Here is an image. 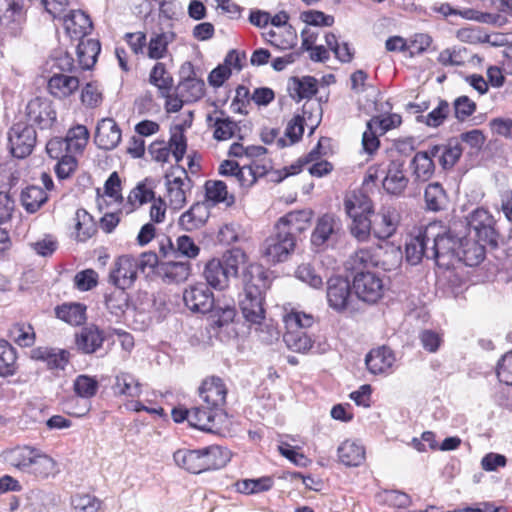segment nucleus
<instances>
[{"instance_id":"f257e3e1","label":"nucleus","mask_w":512,"mask_h":512,"mask_svg":"<svg viewBox=\"0 0 512 512\" xmlns=\"http://www.w3.org/2000/svg\"><path fill=\"white\" fill-rule=\"evenodd\" d=\"M177 466L194 474L224 467L230 460L229 451L212 445L202 449H179L173 454Z\"/></svg>"},{"instance_id":"f03ea898","label":"nucleus","mask_w":512,"mask_h":512,"mask_svg":"<svg viewBox=\"0 0 512 512\" xmlns=\"http://www.w3.org/2000/svg\"><path fill=\"white\" fill-rule=\"evenodd\" d=\"M245 261L246 254L238 248L231 249L222 258L209 260L203 270L206 285L216 290L226 289L229 286L230 279L237 277L239 267Z\"/></svg>"},{"instance_id":"7ed1b4c3","label":"nucleus","mask_w":512,"mask_h":512,"mask_svg":"<svg viewBox=\"0 0 512 512\" xmlns=\"http://www.w3.org/2000/svg\"><path fill=\"white\" fill-rule=\"evenodd\" d=\"M268 288L267 277L261 267L252 271V277L245 284L239 306L245 320L254 325H261L265 319L263 307L264 291Z\"/></svg>"},{"instance_id":"20e7f679","label":"nucleus","mask_w":512,"mask_h":512,"mask_svg":"<svg viewBox=\"0 0 512 512\" xmlns=\"http://www.w3.org/2000/svg\"><path fill=\"white\" fill-rule=\"evenodd\" d=\"M286 332L283 340L287 348L296 353H307L314 349V342L304 330L314 323V317L300 311L292 310L284 316Z\"/></svg>"},{"instance_id":"39448f33","label":"nucleus","mask_w":512,"mask_h":512,"mask_svg":"<svg viewBox=\"0 0 512 512\" xmlns=\"http://www.w3.org/2000/svg\"><path fill=\"white\" fill-rule=\"evenodd\" d=\"M462 237L454 234L451 230L442 234L433 230L429 257L435 260L439 266L449 267L453 265L458 256Z\"/></svg>"},{"instance_id":"423d86ee","label":"nucleus","mask_w":512,"mask_h":512,"mask_svg":"<svg viewBox=\"0 0 512 512\" xmlns=\"http://www.w3.org/2000/svg\"><path fill=\"white\" fill-rule=\"evenodd\" d=\"M326 297L329 307L338 313L355 311L351 284L345 277L333 276L328 279Z\"/></svg>"},{"instance_id":"0eeeda50","label":"nucleus","mask_w":512,"mask_h":512,"mask_svg":"<svg viewBox=\"0 0 512 512\" xmlns=\"http://www.w3.org/2000/svg\"><path fill=\"white\" fill-rule=\"evenodd\" d=\"M295 248V238L289 236V232L275 229V233L269 236L262 246V257L268 263L284 262Z\"/></svg>"},{"instance_id":"6e6552de","label":"nucleus","mask_w":512,"mask_h":512,"mask_svg":"<svg viewBox=\"0 0 512 512\" xmlns=\"http://www.w3.org/2000/svg\"><path fill=\"white\" fill-rule=\"evenodd\" d=\"M383 281L374 272H357L353 279V289L358 299L366 303H376L383 295Z\"/></svg>"},{"instance_id":"1a4fd4ad","label":"nucleus","mask_w":512,"mask_h":512,"mask_svg":"<svg viewBox=\"0 0 512 512\" xmlns=\"http://www.w3.org/2000/svg\"><path fill=\"white\" fill-rule=\"evenodd\" d=\"M11 154L16 158L30 155L36 143V131L32 125L14 124L8 134Z\"/></svg>"},{"instance_id":"9d476101","label":"nucleus","mask_w":512,"mask_h":512,"mask_svg":"<svg viewBox=\"0 0 512 512\" xmlns=\"http://www.w3.org/2000/svg\"><path fill=\"white\" fill-rule=\"evenodd\" d=\"M224 416L223 409H216L207 404L195 406L190 409V425L204 432L217 433Z\"/></svg>"},{"instance_id":"9b49d317","label":"nucleus","mask_w":512,"mask_h":512,"mask_svg":"<svg viewBox=\"0 0 512 512\" xmlns=\"http://www.w3.org/2000/svg\"><path fill=\"white\" fill-rule=\"evenodd\" d=\"M138 268L136 257L132 255H122L114 263L110 271V282L117 288H130L137 279Z\"/></svg>"},{"instance_id":"f8f14e48","label":"nucleus","mask_w":512,"mask_h":512,"mask_svg":"<svg viewBox=\"0 0 512 512\" xmlns=\"http://www.w3.org/2000/svg\"><path fill=\"white\" fill-rule=\"evenodd\" d=\"M183 300L192 312L208 313L215 304L213 293L205 283H198L185 289Z\"/></svg>"},{"instance_id":"ddd939ff","label":"nucleus","mask_w":512,"mask_h":512,"mask_svg":"<svg viewBox=\"0 0 512 512\" xmlns=\"http://www.w3.org/2000/svg\"><path fill=\"white\" fill-rule=\"evenodd\" d=\"M373 234L376 238L385 240L393 236L397 230L400 215L392 206H382L371 216Z\"/></svg>"},{"instance_id":"4468645a","label":"nucleus","mask_w":512,"mask_h":512,"mask_svg":"<svg viewBox=\"0 0 512 512\" xmlns=\"http://www.w3.org/2000/svg\"><path fill=\"white\" fill-rule=\"evenodd\" d=\"M340 230V220L332 214H324L317 220L311 235V244L315 247H323L331 242H336Z\"/></svg>"},{"instance_id":"2eb2a0df","label":"nucleus","mask_w":512,"mask_h":512,"mask_svg":"<svg viewBox=\"0 0 512 512\" xmlns=\"http://www.w3.org/2000/svg\"><path fill=\"white\" fill-rule=\"evenodd\" d=\"M435 224H430L424 230H420L416 236L406 244V258L412 265L418 264L423 257H429L431 240L433 239V230H436Z\"/></svg>"},{"instance_id":"dca6fc26","label":"nucleus","mask_w":512,"mask_h":512,"mask_svg":"<svg viewBox=\"0 0 512 512\" xmlns=\"http://www.w3.org/2000/svg\"><path fill=\"white\" fill-rule=\"evenodd\" d=\"M28 120L40 129L50 128L56 121V111L52 102L45 98L36 97L30 100L26 107Z\"/></svg>"},{"instance_id":"f3484780","label":"nucleus","mask_w":512,"mask_h":512,"mask_svg":"<svg viewBox=\"0 0 512 512\" xmlns=\"http://www.w3.org/2000/svg\"><path fill=\"white\" fill-rule=\"evenodd\" d=\"M382 250L383 248L380 245L358 249L347 261V268L356 274L357 272L370 271V268L380 266Z\"/></svg>"},{"instance_id":"a211bd4d","label":"nucleus","mask_w":512,"mask_h":512,"mask_svg":"<svg viewBox=\"0 0 512 512\" xmlns=\"http://www.w3.org/2000/svg\"><path fill=\"white\" fill-rule=\"evenodd\" d=\"M395 362L393 350L386 346L372 349L365 358L367 369L374 375L392 373Z\"/></svg>"},{"instance_id":"6ab92c4d","label":"nucleus","mask_w":512,"mask_h":512,"mask_svg":"<svg viewBox=\"0 0 512 512\" xmlns=\"http://www.w3.org/2000/svg\"><path fill=\"white\" fill-rule=\"evenodd\" d=\"M227 388L219 377L205 379L199 387V396L202 401L216 409H222L226 402Z\"/></svg>"},{"instance_id":"aec40b11","label":"nucleus","mask_w":512,"mask_h":512,"mask_svg":"<svg viewBox=\"0 0 512 512\" xmlns=\"http://www.w3.org/2000/svg\"><path fill=\"white\" fill-rule=\"evenodd\" d=\"M182 176L170 179V175L166 174V188L169 205L171 208L178 210L186 204V192L191 189V179L188 177L185 169H182Z\"/></svg>"},{"instance_id":"412c9836","label":"nucleus","mask_w":512,"mask_h":512,"mask_svg":"<svg viewBox=\"0 0 512 512\" xmlns=\"http://www.w3.org/2000/svg\"><path fill=\"white\" fill-rule=\"evenodd\" d=\"M121 130L114 119L103 118L96 127L94 141L103 150H112L121 141Z\"/></svg>"},{"instance_id":"4be33fe9","label":"nucleus","mask_w":512,"mask_h":512,"mask_svg":"<svg viewBox=\"0 0 512 512\" xmlns=\"http://www.w3.org/2000/svg\"><path fill=\"white\" fill-rule=\"evenodd\" d=\"M25 21V12L20 0H0V24L16 35Z\"/></svg>"},{"instance_id":"5701e85b","label":"nucleus","mask_w":512,"mask_h":512,"mask_svg":"<svg viewBox=\"0 0 512 512\" xmlns=\"http://www.w3.org/2000/svg\"><path fill=\"white\" fill-rule=\"evenodd\" d=\"M157 275L165 284H179L185 282L191 274L189 261L168 260L158 265Z\"/></svg>"},{"instance_id":"b1692460","label":"nucleus","mask_w":512,"mask_h":512,"mask_svg":"<svg viewBox=\"0 0 512 512\" xmlns=\"http://www.w3.org/2000/svg\"><path fill=\"white\" fill-rule=\"evenodd\" d=\"M311 217L312 212L309 210L291 211L278 220L275 229L289 232V236L295 238L296 234L302 233L308 228Z\"/></svg>"},{"instance_id":"393cba45","label":"nucleus","mask_w":512,"mask_h":512,"mask_svg":"<svg viewBox=\"0 0 512 512\" xmlns=\"http://www.w3.org/2000/svg\"><path fill=\"white\" fill-rule=\"evenodd\" d=\"M47 88L53 97L65 99L78 90L79 79L69 73H56L50 76Z\"/></svg>"},{"instance_id":"a878e982","label":"nucleus","mask_w":512,"mask_h":512,"mask_svg":"<svg viewBox=\"0 0 512 512\" xmlns=\"http://www.w3.org/2000/svg\"><path fill=\"white\" fill-rule=\"evenodd\" d=\"M104 340L103 331L94 325L83 327L75 336L76 347L84 354L95 353L102 347Z\"/></svg>"},{"instance_id":"bb28decb","label":"nucleus","mask_w":512,"mask_h":512,"mask_svg":"<svg viewBox=\"0 0 512 512\" xmlns=\"http://www.w3.org/2000/svg\"><path fill=\"white\" fill-rule=\"evenodd\" d=\"M63 25L71 38L82 39L92 30L90 17L80 10H72L62 16Z\"/></svg>"},{"instance_id":"cd10ccee","label":"nucleus","mask_w":512,"mask_h":512,"mask_svg":"<svg viewBox=\"0 0 512 512\" xmlns=\"http://www.w3.org/2000/svg\"><path fill=\"white\" fill-rule=\"evenodd\" d=\"M31 357L46 363L49 369L63 370L69 362L70 353L60 348L36 347L31 351Z\"/></svg>"},{"instance_id":"c85d7f7f","label":"nucleus","mask_w":512,"mask_h":512,"mask_svg":"<svg viewBox=\"0 0 512 512\" xmlns=\"http://www.w3.org/2000/svg\"><path fill=\"white\" fill-rule=\"evenodd\" d=\"M408 183L409 179L404 174V162L391 161L383 180L385 191L392 195H400L404 192Z\"/></svg>"},{"instance_id":"c756f323","label":"nucleus","mask_w":512,"mask_h":512,"mask_svg":"<svg viewBox=\"0 0 512 512\" xmlns=\"http://www.w3.org/2000/svg\"><path fill=\"white\" fill-rule=\"evenodd\" d=\"M292 99L300 102L303 99H311L318 92V81L312 76L291 77L287 86Z\"/></svg>"},{"instance_id":"7c9ffc66","label":"nucleus","mask_w":512,"mask_h":512,"mask_svg":"<svg viewBox=\"0 0 512 512\" xmlns=\"http://www.w3.org/2000/svg\"><path fill=\"white\" fill-rule=\"evenodd\" d=\"M461 242L456 261L469 267L479 265L485 257V245L464 236Z\"/></svg>"},{"instance_id":"2f4dec72","label":"nucleus","mask_w":512,"mask_h":512,"mask_svg":"<svg viewBox=\"0 0 512 512\" xmlns=\"http://www.w3.org/2000/svg\"><path fill=\"white\" fill-rule=\"evenodd\" d=\"M435 156L430 155V148L426 151L417 152L410 162L412 175L416 181H428L435 172L433 162Z\"/></svg>"},{"instance_id":"473e14b6","label":"nucleus","mask_w":512,"mask_h":512,"mask_svg":"<svg viewBox=\"0 0 512 512\" xmlns=\"http://www.w3.org/2000/svg\"><path fill=\"white\" fill-rule=\"evenodd\" d=\"M430 155L438 158L443 169L452 168L462 155V148L459 142L450 141L446 145L430 146Z\"/></svg>"},{"instance_id":"72a5a7b5","label":"nucleus","mask_w":512,"mask_h":512,"mask_svg":"<svg viewBox=\"0 0 512 512\" xmlns=\"http://www.w3.org/2000/svg\"><path fill=\"white\" fill-rule=\"evenodd\" d=\"M77 45V57L78 62L83 70L90 69L94 66L97 60V56L101 51V45L98 40L91 38L79 39Z\"/></svg>"},{"instance_id":"f704fd0d","label":"nucleus","mask_w":512,"mask_h":512,"mask_svg":"<svg viewBox=\"0 0 512 512\" xmlns=\"http://www.w3.org/2000/svg\"><path fill=\"white\" fill-rule=\"evenodd\" d=\"M208 216L209 212L205 205L197 202L180 216L179 225L186 231H193L202 227Z\"/></svg>"},{"instance_id":"c9c22d12","label":"nucleus","mask_w":512,"mask_h":512,"mask_svg":"<svg viewBox=\"0 0 512 512\" xmlns=\"http://www.w3.org/2000/svg\"><path fill=\"white\" fill-rule=\"evenodd\" d=\"M141 387V383L134 375L128 372H120L115 376L112 389L115 395L137 398L142 393Z\"/></svg>"},{"instance_id":"e433bc0d","label":"nucleus","mask_w":512,"mask_h":512,"mask_svg":"<svg viewBox=\"0 0 512 512\" xmlns=\"http://www.w3.org/2000/svg\"><path fill=\"white\" fill-rule=\"evenodd\" d=\"M338 457L346 466H359L365 459V449L355 441L346 440L338 447Z\"/></svg>"},{"instance_id":"4c0bfd02","label":"nucleus","mask_w":512,"mask_h":512,"mask_svg":"<svg viewBox=\"0 0 512 512\" xmlns=\"http://www.w3.org/2000/svg\"><path fill=\"white\" fill-rule=\"evenodd\" d=\"M149 82L157 87L160 96H167L174 85L173 77L162 62H157L151 69Z\"/></svg>"},{"instance_id":"58836bf2","label":"nucleus","mask_w":512,"mask_h":512,"mask_svg":"<svg viewBox=\"0 0 512 512\" xmlns=\"http://www.w3.org/2000/svg\"><path fill=\"white\" fill-rule=\"evenodd\" d=\"M48 200V195L39 186H28L21 193V203L28 213H35Z\"/></svg>"},{"instance_id":"ea45409f","label":"nucleus","mask_w":512,"mask_h":512,"mask_svg":"<svg viewBox=\"0 0 512 512\" xmlns=\"http://www.w3.org/2000/svg\"><path fill=\"white\" fill-rule=\"evenodd\" d=\"M175 39L173 32L154 34L147 45V56L150 59L159 60L166 56L168 45Z\"/></svg>"},{"instance_id":"a19ab883","label":"nucleus","mask_w":512,"mask_h":512,"mask_svg":"<svg viewBox=\"0 0 512 512\" xmlns=\"http://www.w3.org/2000/svg\"><path fill=\"white\" fill-rule=\"evenodd\" d=\"M347 214L352 218V224L350 227L351 234L358 241L368 240L371 232L373 233L371 217L356 214V212H354L349 206H347Z\"/></svg>"},{"instance_id":"79ce46f5","label":"nucleus","mask_w":512,"mask_h":512,"mask_svg":"<svg viewBox=\"0 0 512 512\" xmlns=\"http://www.w3.org/2000/svg\"><path fill=\"white\" fill-rule=\"evenodd\" d=\"M85 306L80 303H65L55 309L57 318L70 325H81L85 321Z\"/></svg>"},{"instance_id":"37998d69","label":"nucleus","mask_w":512,"mask_h":512,"mask_svg":"<svg viewBox=\"0 0 512 512\" xmlns=\"http://www.w3.org/2000/svg\"><path fill=\"white\" fill-rule=\"evenodd\" d=\"M125 288H117L105 297L106 307L116 317H121L129 307V295Z\"/></svg>"},{"instance_id":"c03bdc74","label":"nucleus","mask_w":512,"mask_h":512,"mask_svg":"<svg viewBox=\"0 0 512 512\" xmlns=\"http://www.w3.org/2000/svg\"><path fill=\"white\" fill-rule=\"evenodd\" d=\"M424 199L426 206L431 211H440L445 208L447 203V196L438 182L430 183L424 192Z\"/></svg>"},{"instance_id":"a18cd8bd","label":"nucleus","mask_w":512,"mask_h":512,"mask_svg":"<svg viewBox=\"0 0 512 512\" xmlns=\"http://www.w3.org/2000/svg\"><path fill=\"white\" fill-rule=\"evenodd\" d=\"M46 65L52 75L56 73L68 74L77 70L76 66L74 65V59L72 56L63 51H57L52 54L47 60Z\"/></svg>"},{"instance_id":"49530a36","label":"nucleus","mask_w":512,"mask_h":512,"mask_svg":"<svg viewBox=\"0 0 512 512\" xmlns=\"http://www.w3.org/2000/svg\"><path fill=\"white\" fill-rule=\"evenodd\" d=\"M76 238L84 242L96 232V226L92 216L84 209H78L75 213Z\"/></svg>"},{"instance_id":"de8ad7c7","label":"nucleus","mask_w":512,"mask_h":512,"mask_svg":"<svg viewBox=\"0 0 512 512\" xmlns=\"http://www.w3.org/2000/svg\"><path fill=\"white\" fill-rule=\"evenodd\" d=\"M40 478H47L57 473L56 462L48 455L41 454L38 450L32 461L29 472Z\"/></svg>"},{"instance_id":"09e8293b","label":"nucleus","mask_w":512,"mask_h":512,"mask_svg":"<svg viewBox=\"0 0 512 512\" xmlns=\"http://www.w3.org/2000/svg\"><path fill=\"white\" fill-rule=\"evenodd\" d=\"M177 90L186 102H195L203 97L205 92V83L199 78L180 81L177 86Z\"/></svg>"},{"instance_id":"8fccbe9b","label":"nucleus","mask_w":512,"mask_h":512,"mask_svg":"<svg viewBox=\"0 0 512 512\" xmlns=\"http://www.w3.org/2000/svg\"><path fill=\"white\" fill-rule=\"evenodd\" d=\"M89 138V132L84 125H76L70 128L63 138L68 145V151L78 153L86 146Z\"/></svg>"},{"instance_id":"3c124183","label":"nucleus","mask_w":512,"mask_h":512,"mask_svg":"<svg viewBox=\"0 0 512 512\" xmlns=\"http://www.w3.org/2000/svg\"><path fill=\"white\" fill-rule=\"evenodd\" d=\"M16 359V350L6 340L0 339V376L15 373Z\"/></svg>"},{"instance_id":"603ef678","label":"nucleus","mask_w":512,"mask_h":512,"mask_svg":"<svg viewBox=\"0 0 512 512\" xmlns=\"http://www.w3.org/2000/svg\"><path fill=\"white\" fill-rule=\"evenodd\" d=\"M450 113V105L446 100H440L438 106L435 107L426 116L418 115L417 122L425 123L429 127H439Z\"/></svg>"},{"instance_id":"864d4df0","label":"nucleus","mask_w":512,"mask_h":512,"mask_svg":"<svg viewBox=\"0 0 512 512\" xmlns=\"http://www.w3.org/2000/svg\"><path fill=\"white\" fill-rule=\"evenodd\" d=\"M73 389L77 396L89 399L96 395L99 383L95 377L82 374L75 378Z\"/></svg>"},{"instance_id":"5fc2aeb1","label":"nucleus","mask_w":512,"mask_h":512,"mask_svg":"<svg viewBox=\"0 0 512 512\" xmlns=\"http://www.w3.org/2000/svg\"><path fill=\"white\" fill-rule=\"evenodd\" d=\"M207 121L212 122L213 117L207 116ZM214 138L217 140H227L234 136L238 129V124L230 117H217L214 119Z\"/></svg>"},{"instance_id":"6e6d98bb","label":"nucleus","mask_w":512,"mask_h":512,"mask_svg":"<svg viewBox=\"0 0 512 512\" xmlns=\"http://www.w3.org/2000/svg\"><path fill=\"white\" fill-rule=\"evenodd\" d=\"M166 145L170 148V153L174 156L176 163L182 161L186 153L187 142L180 125H176L171 130V136Z\"/></svg>"},{"instance_id":"4d7b16f0","label":"nucleus","mask_w":512,"mask_h":512,"mask_svg":"<svg viewBox=\"0 0 512 512\" xmlns=\"http://www.w3.org/2000/svg\"><path fill=\"white\" fill-rule=\"evenodd\" d=\"M36 452V449L28 446L18 447L11 451L10 462L16 468L28 473Z\"/></svg>"},{"instance_id":"13d9d810","label":"nucleus","mask_w":512,"mask_h":512,"mask_svg":"<svg viewBox=\"0 0 512 512\" xmlns=\"http://www.w3.org/2000/svg\"><path fill=\"white\" fill-rule=\"evenodd\" d=\"M273 485L270 477L245 479L237 483V490L244 494H253L269 490Z\"/></svg>"},{"instance_id":"bf43d9fd","label":"nucleus","mask_w":512,"mask_h":512,"mask_svg":"<svg viewBox=\"0 0 512 512\" xmlns=\"http://www.w3.org/2000/svg\"><path fill=\"white\" fill-rule=\"evenodd\" d=\"M210 312L212 313V324L219 328L233 322L236 316L235 307L229 304H226L225 306L222 307L219 304L215 303L214 307Z\"/></svg>"},{"instance_id":"052dcab7","label":"nucleus","mask_w":512,"mask_h":512,"mask_svg":"<svg viewBox=\"0 0 512 512\" xmlns=\"http://www.w3.org/2000/svg\"><path fill=\"white\" fill-rule=\"evenodd\" d=\"M345 210L349 206L356 214L367 215L371 217L374 213L372 201L365 195H354L344 202Z\"/></svg>"},{"instance_id":"680f3d73","label":"nucleus","mask_w":512,"mask_h":512,"mask_svg":"<svg viewBox=\"0 0 512 512\" xmlns=\"http://www.w3.org/2000/svg\"><path fill=\"white\" fill-rule=\"evenodd\" d=\"M264 175V169L262 171H257L251 165H244L238 169L232 182H237L240 187L248 188L256 182L257 177Z\"/></svg>"},{"instance_id":"e2e57ef3","label":"nucleus","mask_w":512,"mask_h":512,"mask_svg":"<svg viewBox=\"0 0 512 512\" xmlns=\"http://www.w3.org/2000/svg\"><path fill=\"white\" fill-rule=\"evenodd\" d=\"M71 504L75 512H98L101 502L95 496L85 494L73 496Z\"/></svg>"},{"instance_id":"0e129e2a","label":"nucleus","mask_w":512,"mask_h":512,"mask_svg":"<svg viewBox=\"0 0 512 512\" xmlns=\"http://www.w3.org/2000/svg\"><path fill=\"white\" fill-rule=\"evenodd\" d=\"M295 276L310 287L318 289L322 287V277L316 273L310 264H301L295 271Z\"/></svg>"},{"instance_id":"69168bd1","label":"nucleus","mask_w":512,"mask_h":512,"mask_svg":"<svg viewBox=\"0 0 512 512\" xmlns=\"http://www.w3.org/2000/svg\"><path fill=\"white\" fill-rule=\"evenodd\" d=\"M205 193L206 199L213 203L227 201V185L223 181H207L205 183Z\"/></svg>"},{"instance_id":"338daca9","label":"nucleus","mask_w":512,"mask_h":512,"mask_svg":"<svg viewBox=\"0 0 512 512\" xmlns=\"http://www.w3.org/2000/svg\"><path fill=\"white\" fill-rule=\"evenodd\" d=\"M177 258L185 256L187 258H195L200 252V248L195 244L190 236L182 235L176 240Z\"/></svg>"},{"instance_id":"774afa93","label":"nucleus","mask_w":512,"mask_h":512,"mask_svg":"<svg viewBox=\"0 0 512 512\" xmlns=\"http://www.w3.org/2000/svg\"><path fill=\"white\" fill-rule=\"evenodd\" d=\"M496 374L500 382L512 386V351L498 361Z\"/></svg>"}]
</instances>
